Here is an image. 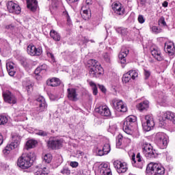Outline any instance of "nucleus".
<instances>
[{"label": "nucleus", "instance_id": "f257e3e1", "mask_svg": "<svg viewBox=\"0 0 175 175\" xmlns=\"http://www.w3.org/2000/svg\"><path fill=\"white\" fill-rule=\"evenodd\" d=\"M35 157V153L29 152L27 154H23L18 159V166L21 169H28L32 166V158Z\"/></svg>", "mask_w": 175, "mask_h": 175}, {"label": "nucleus", "instance_id": "f03ea898", "mask_svg": "<svg viewBox=\"0 0 175 175\" xmlns=\"http://www.w3.org/2000/svg\"><path fill=\"white\" fill-rule=\"evenodd\" d=\"M165 167L160 163H150L146 169V173L154 175H163L165 174Z\"/></svg>", "mask_w": 175, "mask_h": 175}, {"label": "nucleus", "instance_id": "7ed1b4c3", "mask_svg": "<svg viewBox=\"0 0 175 175\" xmlns=\"http://www.w3.org/2000/svg\"><path fill=\"white\" fill-rule=\"evenodd\" d=\"M134 125H136V117L133 116H128L123 123V131L127 135H132Z\"/></svg>", "mask_w": 175, "mask_h": 175}, {"label": "nucleus", "instance_id": "20e7f679", "mask_svg": "<svg viewBox=\"0 0 175 175\" xmlns=\"http://www.w3.org/2000/svg\"><path fill=\"white\" fill-rule=\"evenodd\" d=\"M89 64H92V67L90 70V75L92 77H99L103 72V68L100 65L97 64L98 61L92 59L89 60Z\"/></svg>", "mask_w": 175, "mask_h": 175}, {"label": "nucleus", "instance_id": "39448f33", "mask_svg": "<svg viewBox=\"0 0 175 175\" xmlns=\"http://www.w3.org/2000/svg\"><path fill=\"white\" fill-rule=\"evenodd\" d=\"M156 142L157 146L162 150L167 147V143H169V137L165 133L159 132L156 134Z\"/></svg>", "mask_w": 175, "mask_h": 175}, {"label": "nucleus", "instance_id": "423d86ee", "mask_svg": "<svg viewBox=\"0 0 175 175\" xmlns=\"http://www.w3.org/2000/svg\"><path fill=\"white\" fill-rule=\"evenodd\" d=\"M36 100L38 107L33 112V117H36L39 113H42V111H44L47 109V104H46L44 97L39 96Z\"/></svg>", "mask_w": 175, "mask_h": 175}, {"label": "nucleus", "instance_id": "0eeeda50", "mask_svg": "<svg viewBox=\"0 0 175 175\" xmlns=\"http://www.w3.org/2000/svg\"><path fill=\"white\" fill-rule=\"evenodd\" d=\"M155 126V122H154V118L152 116L148 115L144 118V120L142 122V126L144 131L149 132L151 131Z\"/></svg>", "mask_w": 175, "mask_h": 175}, {"label": "nucleus", "instance_id": "6e6552de", "mask_svg": "<svg viewBox=\"0 0 175 175\" xmlns=\"http://www.w3.org/2000/svg\"><path fill=\"white\" fill-rule=\"evenodd\" d=\"M113 106L117 111L121 113H126L128 111V107H126V104L122 102V100H117L113 99L112 100Z\"/></svg>", "mask_w": 175, "mask_h": 175}, {"label": "nucleus", "instance_id": "1a4fd4ad", "mask_svg": "<svg viewBox=\"0 0 175 175\" xmlns=\"http://www.w3.org/2000/svg\"><path fill=\"white\" fill-rule=\"evenodd\" d=\"M27 51L29 55H31L32 57L42 55L43 53L42 47L39 46L36 48L33 44H29L27 46Z\"/></svg>", "mask_w": 175, "mask_h": 175}, {"label": "nucleus", "instance_id": "9d476101", "mask_svg": "<svg viewBox=\"0 0 175 175\" xmlns=\"http://www.w3.org/2000/svg\"><path fill=\"white\" fill-rule=\"evenodd\" d=\"M143 152L148 158V159H151V158H155V150L152 148L151 144H144L143 148Z\"/></svg>", "mask_w": 175, "mask_h": 175}, {"label": "nucleus", "instance_id": "9b49d317", "mask_svg": "<svg viewBox=\"0 0 175 175\" xmlns=\"http://www.w3.org/2000/svg\"><path fill=\"white\" fill-rule=\"evenodd\" d=\"M7 9L10 13H12L13 14H20L21 13V8L14 1H9L8 3Z\"/></svg>", "mask_w": 175, "mask_h": 175}, {"label": "nucleus", "instance_id": "f8f14e48", "mask_svg": "<svg viewBox=\"0 0 175 175\" xmlns=\"http://www.w3.org/2000/svg\"><path fill=\"white\" fill-rule=\"evenodd\" d=\"M3 96L5 102H6L7 103H10L12 105L17 103V98H16V96H14V95H13L12 92L9 91H5L3 92Z\"/></svg>", "mask_w": 175, "mask_h": 175}, {"label": "nucleus", "instance_id": "ddd939ff", "mask_svg": "<svg viewBox=\"0 0 175 175\" xmlns=\"http://www.w3.org/2000/svg\"><path fill=\"white\" fill-rule=\"evenodd\" d=\"M62 143H64L62 139H50L48 142V147L49 148H51L52 150H57L62 147Z\"/></svg>", "mask_w": 175, "mask_h": 175}, {"label": "nucleus", "instance_id": "4468645a", "mask_svg": "<svg viewBox=\"0 0 175 175\" xmlns=\"http://www.w3.org/2000/svg\"><path fill=\"white\" fill-rule=\"evenodd\" d=\"M113 166L116 169L118 173H125L128 170V165L126 163H122L120 161H115Z\"/></svg>", "mask_w": 175, "mask_h": 175}, {"label": "nucleus", "instance_id": "2eb2a0df", "mask_svg": "<svg viewBox=\"0 0 175 175\" xmlns=\"http://www.w3.org/2000/svg\"><path fill=\"white\" fill-rule=\"evenodd\" d=\"M96 111L104 117H110L111 116V111H110V109L107 105H100L96 109Z\"/></svg>", "mask_w": 175, "mask_h": 175}, {"label": "nucleus", "instance_id": "dca6fc26", "mask_svg": "<svg viewBox=\"0 0 175 175\" xmlns=\"http://www.w3.org/2000/svg\"><path fill=\"white\" fill-rule=\"evenodd\" d=\"M132 164L133 166H135V167H139V169H142L143 167V159L140 156V153H137L136 157H135V153L132 155Z\"/></svg>", "mask_w": 175, "mask_h": 175}, {"label": "nucleus", "instance_id": "f3484780", "mask_svg": "<svg viewBox=\"0 0 175 175\" xmlns=\"http://www.w3.org/2000/svg\"><path fill=\"white\" fill-rule=\"evenodd\" d=\"M112 9L116 14H118V16H123L125 9L122 6V4L120 2L113 3L112 4Z\"/></svg>", "mask_w": 175, "mask_h": 175}, {"label": "nucleus", "instance_id": "a211bd4d", "mask_svg": "<svg viewBox=\"0 0 175 175\" xmlns=\"http://www.w3.org/2000/svg\"><path fill=\"white\" fill-rule=\"evenodd\" d=\"M21 143V136L18 134H14L12 135V142L8 144L12 150L18 148L20 147V144Z\"/></svg>", "mask_w": 175, "mask_h": 175}, {"label": "nucleus", "instance_id": "6ab92c4d", "mask_svg": "<svg viewBox=\"0 0 175 175\" xmlns=\"http://www.w3.org/2000/svg\"><path fill=\"white\" fill-rule=\"evenodd\" d=\"M67 92H68V98L70 100H72V102H76L79 100V98H77L78 94H77V92L76 91V89L68 88L67 90Z\"/></svg>", "mask_w": 175, "mask_h": 175}, {"label": "nucleus", "instance_id": "aec40b11", "mask_svg": "<svg viewBox=\"0 0 175 175\" xmlns=\"http://www.w3.org/2000/svg\"><path fill=\"white\" fill-rule=\"evenodd\" d=\"M129 54V50L126 49V47H123L120 53L119 54V58L120 59V64L122 65H126V55Z\"/></svg>", "mask_w": 175, "mask_h": 175}, {"label": "nucleus", "instance_id": "412c9836", "mask_svg": "<svg viewBox=\"0 0 175 175\" xmlns=\"http://www.w3.org/2000/svg\"><path fill=\"white\" fill-rule=\"evenodd\" d=\"M159 120L160 122H163L165 120H169L170 121H172L173 124H175V115L171 111H167L163 113L162 118Z\"/></svg>", "mask_w": 175, "mask_h": 175}, {"label": "nucleus", "instance_id": "4be33fe9", "mask_svg": "<svg viewBox=\"0 0 175 175\" xmlns=\"http://www.w3.org/2000/svg\"><path fill=\"white\" fill-rule=\"evenodd\" d=\"M6 68L10 76L13 77L16 75V68H14V63L9 62L6 64Z\"/></svg>", "mask_w": 175, "mask_h": 175}, {"label": "nucleus", "instance_id": "5701e85b", "mask_svg": "<svg viewBox=\"0 0 175 175\" xmlns=\"http://www.w3.org/2000/svg\"><path fill=\"white\" fill-rule=\"evenodd\" d=\"M151 54L155 59L157 61H162L163 59V57L162 56V53H161V51L158 49H153L151 51Z\"/></svg>", "mask_w": 175, "mask_h": 175}, {"label": "nucleus", "instance_id": "b1692460", "mask_svg": "<svg viewBox=\"0 0 175 175\" xmlns=\"http://www.w3.org/2000/svg\"><path fill=\"white\" fill-rule=\"evenodd\" d=\"M27 8L31 12H35L38 9V1L36 0H27Z\"/></svg>", "mask_w": 175, "mask_h": 175}, {"label": "nucleus", "instance_id": "393cba45", "mask_svg": "<svg viewBox=\"0 0 175 175\" xmlns=\"http://www.w3.org/2000/svg\"><path fill=\"white\" fill-rule=\"evenodd\" d=\"M47 85L50 87H58L61 84V81L57 78H52L50 80L46 81Z\"/></svg>", "mask_w": 175, "mask_h": 175}, {"label": "nucleus", "instance_id": "a878e982", "mask_svg": "<svg viewBox=\"0 0 175 175\" xmlns=\"http://www.w3.org/2000/svg\"><path fill=\"white\" fill-rule=\"evenodd\" d=\"M148 107H150V103L148 102V100H145L144 102H142L137 105V109H138L139 111L147 110Z\"/></svg>", "mask_w": 175, "mask_h": 175}, {"label": "nucleus", "instance_id": "bb28decb", "mask_svg": "<svg viewBox=\"0 0 175 175\" xmlns=\"http://www.w3.org/2000/svg\"><path fill=\"white\" fill-rule=\"evenodd\" d=\"M165 47H166L167 52L170 55H173L174 54V44L173 42H166Z\"/></svg>", "mask_w": 175, "mask_h": 175}, {"label": "nucleus", "instance_id": "cd10ccee", "mask_svg": "<svg viewBox=\"0 0 175 175\" xmlns=\"http://www.w3.org/2000/svg\"><path fill=\"white\" fill-rule=\"evenodd\" d=\"M50 36L55 42H59V40H61V36L59 35V33L58 32L55 31V30L51 31Z\"/></svg>", "mask_w": 175, "mask_h": 175}, {"label": "nucleus", "instance_id": "c85d7f7f", "mask_svg": "<svg viewBox=\"0 0 175 175\" xmlns=\"http://www.w3.org/2000/svg\"><path fill=\"white\" fill-rule=\"evenodd\" d=\"M36 144H38V141L35 139H30L26 142V150H29V148H33L36 147Z\"/></svg>", "mask_w": 175, "mask_h": 175}, {"label": "nucleus", "instance_id": "c756f323", "mask_svg": "<svg viewBox=\"0 0 175 175\" xmlns=\"http://www.w3.org/2000/svg\"><path fill=\"white\" fill-rule=\"evenodd\" d=\"M82 17L84 18V20H90L91 18V11L88 10H85L84 7H82Z\"/></svg>", "mask_w": 175, "mask_h": 175}, {"label": "nucleus", "instance_id": "7c9ffc66", "mask_svg": "<svg viewBox=\"0 0 175 175\" xmlns=\"http://www.w3.org/2000/svg\"><path fill=\"white\" fill-rule=\"evenodd\" d=\"M46 69H47V66L46 64H43L40 66H38L34 71V73L37 76H39V75H40V73H42V72H44V70H46Z\"/></svg>", "mask_w": 175, "mask_h": 175}, {"label": "nucleus", "instance_id": "2f4dec72", "mask_svg": "<svg viewBox=\"0 0 175 175\" xmlns=\"http://www.w3.org/2000/svg\"><path fill=\"white\" fill-rule=\"evenodd\" d=\"M49 174V170L44 167L43 168H39L36 172L35 175H46Z\"/></svg>", "mask_w": 175, "mask_h": 175}, {"label": "nucleus", "instance_id": "473e14b6", "mask_svg": "<svg viewBox=\"0 0 175 175\" xmlns=\"http://www.w3.org/2000/svg\"><path fill=\"white\" fill-rule=\"evenodd\" d=\"M100 172H105V170H110V165L108 163H102L99 166Z\"/></svg>", "mask_w": 175, "mask_h": 175}, {"label": "nucleus", "instance_id": "72a5a7b5", "mask_svg": "<svg viewBox=\"0 0 175 175\" xmlns=\"http://www.w3.org/2000/svg\"><path fill=\"white\" fill-rule=\"evenodd\" d=\"M131 75H129V72L124 74L122 77V83H124V84H126V83H129V81H131Z\"/></svg>", "mask_w": 175, "mask_h": 175}, {"label": "nucleus", "instance_id": "f704fd0d", "mask_svg": "<svg viewBox=\"0 0 175 175\" xmlns=\"http://www.w3.org/2000/svg\"><path fill=\"white\" fill-rule=\"evenodd\" d=\"M52 159H53V156H51V154L50 153L44 154L43 157V161L44 162H45V163H50Z\"/></svg>", "mask_w": 175, "mask_h": 175}, {"label": "nucleus", "instance_id": "c9c22d12", "mask_svg": "<svg viewBox=\"0 0 175 175\" xmlns=\"http://www.w3.org/2000/svg\"><path fill=\"white\" fill-rule=\"evenodd\" d=\"M129 75H130V77L133 79L135 80L137 77L139 76V73L137 71L135 70H131L129 72H128Z\"/></svg>", "mask_w": 175, "mask_h": 175}, {"label": "nucleus", "instance_id": "e433bc0d", "mask_svg": "<svg viewBox=\"0 0 175 175\" xmlns=\"http://www.w3.org/2000/svg\"><path fill=\"white\" fill-rule=\"evenodd\" d=\"M118 33H120V35H122V36L126 35V33H128V30L125 28L123 27H118L116 29Z\"/></svg>", "mask_w": 175, "mask_h": 175}, {"label": "nucleus", "instance_id": "4c0bfd02", "mask_svg": "<svg viewBox=\"0 0 175 175\" xmlns=\"http://www.w3.org/2000/svg\"><path fill=\"white\" fill-rule=\"evenodd\" d=\"M90 85L92 88L94 95H98V88L96 87V84H95V83H94L92 81H90Z\"/></svg>", "mask_w": 175, "mask_h": 175}, {"label": "nucleus", "instance_id": "58836bf2", "mask_svg": "<svg viewBox=\"0 0 175 175\" xmlns=\"http://www.w3.org/2000/svg\"><path fill=\"white\" fill-rule=\"evenodd\" d=\"M12 150H13V148H11L10 145L8 144L3 149V152L5 155H8V154H10V151H12Z\"/></svg>", "mask_w": 175, "mask_h": 175}, {"label": "nucleus", "instance_id": "ea45409f", "mask_svg": "<svg viewBox=\"0 0 175 175\" xmlns=\"http://www.w3.org/2000/svg\"><path fill=\"white\" fill-rule=\"evenodd\" d=\"M8 123V118L5 116H0V125H5Z\"/></svg>", "mask_w": 175, "mask_h": 175}, {"label": "nucleus", "instance_id": "a19ab883", "mask_svg": "<svg viewBox=\"0 0 175 175\" xmlns=\"http://www.w3.org/2000/svg\"><path fill=\"white\" fill-rule=\"evenodd\" d=\"M121 144H122V135H118L116 141V147L120 148Z\"/></svg>", "mask_w": 175, "mask_h": 175}, {"label": "nucleus", "instance_id": "79ce46f5", "mask_svg": "<svg viewBox=\"0 0 175 175\" xmlns=\"http://www.w3.org/2000/svg\"><path fill=\"white\" fill-rule=\"evenodd\" d=\"M103 151H104V152L107 155V154L110 152V145L108 144L104 145Z\"/></svg>", "mask_w": 175, "mask_h": 175}, {"label": "nucleus", "instance_id": "37998d69", "mask_svg": "<svg viewBox=\"0 0 175 175\" xmlns=\"http://www.w3.org/2000/svg\"><path fill=\"white\" fill-rule=\"evenodd\" d=\"M61 173H62V174L69 175L70 174V170L68 167H64L62 170Z\"/></svg>", "mask_w": 175, "mask_h": 175}, {"label": "nucleus", "instance_id": "c03bdc74", "mask_svg": "<svg viewBox=\"0 0 175 175\" xmlns=\"http://www.w3.org/2000/svg\"><path fill=\"white\" fill-rule=\"evenodd\" d=\"M103 58L106 62H110V55H109V53H104Z\"/></svg>", "mask_w": 175, "mask_h": 175}, {"label": "nucleus", "instance_id": "a18cd8bd", "mask_svg": "<svg viewBox=\"0 0 175 175\" xmlns=\"http://www.w3.org/2000/svg\"><path fill=\"white\" fill-rule=\"evenodd\" d=\"M36 135H38L39 136H47V133H46L42 130H40L36 133Z\"/></svg>", "mask_w": 175, "mask_h": 175}, {"label": "nucleus", "instance_id": "49530a36", "mask_svg": "<svg viewBox=\"0 0 175 175\" xmlns=\"http://www.w3.org/2000/svg\"><path fill=\"white\" fill-rule=\"evenodd\" d=\"M159 25H163V27H165V25H166V22L165 21V18L162 17L159 20Z\"/></svg>", "mask_w": 175, "mask_h": 175}, {"label": "nucleus", "instance_id": "de8ad7c7", "mask_svg": "<svg viewBox=\"0 0 175 175\" xmlns=\"http://www.w3.org/2000/svg\"><path fill=\"white\" fill-rule=\"evenodd\" d=\"M152 31L154 33H159V32H161V30L158 29V27L157 26L152 27Z\"/></svg>", "mask_w": 175, "mask_h": 175}, {"label": "nucleus", "instance_id": "09e8293b", "mask_svg": "<svg viewBox=\"0 0 175 175\" xmlns=\"http://www.w3.org/2000/svg\"><path fill=\"white\" fill-rule=\"evenodd\" d=\"M100 173L102 174V175H111V170H104V172H100Z\"/></svg>", "mask_w": 175, "mask_h": 175}, {"label": "nucleus", "instance_id": "8fccbe9b", "mask_svg": "<svg viewBox=\"0 0 175 175\" xmlns=\"http://www.w3.org/2000/svg\"><path fill=\"white\" fill-rule=\"evenodd\" d=\"M138 21L140 24L144 23V21H146V20L144 19V17L143 16V15H139L138 16Z\"/></svg>", "mask_w": 175, "mask_h": 175}, {"label": "nucleus", "instance_id": "3c124183", "mask_svg": "<svg viewBox=\"0 0 175 175\" xmlns=\"http://www.w3.org/2000/svg\"><path fill=\"white\" fill-rule=\"evenodd\" d=\"M97 155H98L99 157H103V155H107V154L103 151V150L98 149L97 151Z\"/></svg>", "mask_w": 175, "mask_h": 175}, {"label": "nucleus", "instance_id": "603ef678", "mask_svg": "<svg viewBox=\"0 0 175 175\" xmlns=\"http://www.w3.org/2000/svg\"><path fill=\"white\" fill-rule=\"evenodd\" d=\"M46 55L49 58H51L52 61H55V57H54V55L50 52H46Z\"/></svg>", "mask_w": 175, "mask_h": 175}, {"label": "nucleus", "instance_id": "864d4df0", "mask_svg": "<svg viewBox=\"0 0 175 175\" xmlns=\"http://www.w3.org/2000/svg\"><path fill=\"white\" fill-rule=\"evenodd\" d=\"M144 76L146 80H147V79L151 76V72H150L148 70H144Z\"/></svg>", "mask_w": 175, "mask_h": 175}, {"label": "nucleus", "instance_id": "5fc2aeb1", "mask_svg": "<svg viewBox=\"0 0 175 175\" xmlns=\"http://www.w3.org/2000/svg\"><path fill=\"white\" fill-rule=\"evenodd\" d=\"M98 88L102 92H103V94H106L107 90L103 85H98Z\"/></svg>", "mask_w": 175, "mask_h": 175}, {"label": "nucleus", "instance_id": "6e6d98bb", "mask_svg": "<svg viewBox=\"0 0 175 175\" xmlns=\"http://www.w3.org/2000/svg\"><path fill=\"white\" fill-rule=\"evenodd\" d=\"M70 165L72 167H77V166H79V163L77 161H71Z\"/></svg>", "mask_w": 175, "mask_h": 175}, {"label": "nucleus", "instance_id": "4d7b16f0", "mask_svg": "<svg viewBox=\"0 0 175 175\" xmlns=\"http://www.w3.org/2000/svg\"><path fill=\"white\" fill-rule=\"evenodd\" d=\"M26 87L27 88V91H29V90H31L32 88V83H31V82H29V83L26 85Z\"/></svg>", "mask_w": 175, "mask_h": 175}, {"label": "nucleus", "instance_id": "13d9d810", "mask_svg": "<svg viewBox=\"0 0 175 175\" xmlns=\"http://www.w3.org/2000/svg\"><path fill=\"white\" fill-rule=\"evenodd\" d=\"M66 17H67V22H68V24L69 25H70L72 24V22L70 21V17L69 16V14H66Z\"/></svg>", "mask_w": 175, "mask_h": 175}, {"label": "nucleus", "instance_id": "bf43d9fd", "mask_svg": "<svg viewBox=\"0 0 175 175\" xmlns=\"http://www.w3.org/2000/svg\"><path fill=\"white\" fill-rule=\"evenodd\" d=\"M3 144V135L0 133V146Z\"/></svg>", "mask_w": 175, "mask_h": 175}, {"label": "nucleus", "instance_id": "052dcab7", "mask_svg": "<svg viewBox=\"0 0 175 175\" xmlns=\"http://www.w3.org/2000/svg\"><path fill=\"white\" fill-rule=\"evenodd\" d=\"M86 5H92V1L91 0H86L85 1Z\"/></svg>", "mask_w": 175, "mask_h": 175}, {"label": "nucleus", "instance_id": "680f3d73", "mask_svg": "<svg viewBox=\"0 0 175 175\" xmlns=\"http://www.w3.org/2000/svg\"><path fill=\"white\" fill-rule=\"evenodd\" d=\"M169 5V3H167V1H164L163 3V8H167V5Z\"/></svg>", "mask_w": 175, "mask_h": 175}, {"label": "nucleus", "instance_id": "e2e57ef3", "mask_svg": "<svg viewBox=\"0 0 175 175\" xmlns=\"http://www.w3.org/2000/svg\"><path fill=\"white\" fill-rule=\"evenodd\" d=\"M70 3H73L75 2H77L79 0H68Z\"/></svg>", "mask_w": 175, "mask_h": 175}, {"label": "nucleus", "instance_id": "0e129e2a", "mask_svg": "<svg viewBox=\"0 0 175 175\" xmlns=\"http://www.w3.org/2000/svg\"><path fill=\"white\" fill-rule=\"evenodd\" d=\"M89 40L87 38L83 39V43H88Z\"/></svg>", "mask_w": 175, "mask_h": 175}, {"label": "nucleus", "instance_id": "69168bd1", "mask_svg": "<svg viewBox=\"0 0 175 175\" xmlns=\"http://www.w3.org/2000/svg\"><path fill=\"white\" fill-rule=\"evenodd\" d=\"M5 28H6V29H10V28H12V25H6L5 26Z\"/></svg>", "mask_w": 175, "mask_h": 175}, {"label": "nucleus", "instance_id": "338daca9", "mask_svg": "<svg viewBox=\"0 0 175 175\" xmlns=\"http://www.w3.org/2000/svg\"><path fill=\"white\" fill-rule=\"evenodd\" d=\"M91 43H95V41L94 40H90Z\"/></svg>", "mask_w": 175, "mask_h": 175}, {"label": "nucleus", "instance_id": "774afa93", "mask_svg": "<svg viewBox=\"0 0 175 175\" xmlns=\"http://www.w3.org/2000/svg\"><path fill=\"white\" fill-rule=\"evenodd\" d=\"M24 66H27V65L25 64Z\"/></svg>", "mask_w": 175, "mask_h": 175}]
</instances>
